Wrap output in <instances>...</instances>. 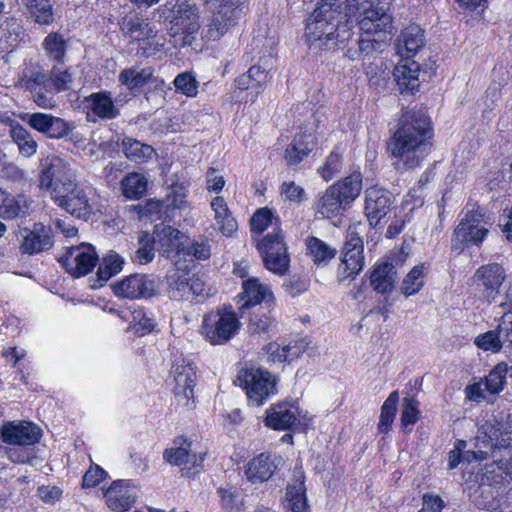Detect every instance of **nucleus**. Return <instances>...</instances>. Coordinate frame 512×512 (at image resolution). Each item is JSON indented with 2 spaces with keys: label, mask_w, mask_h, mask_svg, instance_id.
Instances as JSON below:
<instances>
[{
  "label": "nucleus",
  "mask_w": 512,
  "mask_h": 512,
  "mask_svg": "<svg viewBox=\"0 0 512 512\" xmlns=\"http://www.w3.org/2000/svg\"><path fill=\"white\" fill-rule=\"evenodd\" d=\"M347 16L355 19L362 35L346 56L352 61L373 58L381 53L393 33L392 16L378 0H347Z\"/></svg>",
  "instance_id": "nucleus-1"
},
{
  "label": "nucleus",
  "mask_w": 512,
  "mask_h": 512,
  "mask_svg": "<svg viewBox=\"0 0 512 512\" xmlns=\"http://www.w3.org/2000/svg\"><path fill=\"white\" fill-rule=\"evenodd\" d=\"M432 129L424 110H409L403 113L399 127L388 142V150L397 159V166L410 169L418 166L429 153Z\"/></svg>",
  "instance_id": "nucleus-2"
},
{
  "label": "nucleus",
  "mask_w": 512,
  "mask_h": 512,
  "mask_svg": "<svg viewBox=\"0 0 512 512\" xmlns=\"http://www.w3.org/2000/svg\"><path fill=\"white\" fill-rule=\"evenodd\" d=\"M346 14L343 15L340 0H319L306 24L305 37L309 46L328 50L343 47L352 36L348 20L342 21L350 18Z\"/></svg>",
  "instance_id": "nucleus-3"
},
{
  "label": "nucleus",
  "mask_w": 512,
  "mask_h": 512,
  "mask_svg": "<svg viewBox=\"0 0 512 512\" xmlns=\"http://www.w3.org/2000/svg\"><path fill=\"white\" fill-rule=\"evenodd\" d=\"M512 439V420L501 412L486 420L474 438L473 457L485 460L494 456L496 449L506 448Z\"/></svg>",
  "instance_id": "nucleus-4"
},
{
  "label": "nucleus",
  "mask_w": 512,
  "mask_h": 512,
  "mask_svg": "<svg viewBox=\"0 0 512 512\" xmlns=\"http://www.w3.org/2000/svg\"><path fill=\"white\" fill-rule=\"evenodd\" d=\"M93 190L76 183V180L60 185L52 191V199L63 210L79 219L88 220L93 214L91 196Z\"/></svg>",
  "instance_id": "nucleus-5"
},
{
  "label": "nucleus",
  "mask_w": 512,
  "mask_h": 512,
  "mask_svg": "<svg viewBox=\"0 0 512 512\" xmlns=\"http://www.w3.org/2000/svg\"><path fill=\"white\" fill-rule=\"evenodd\" d=\"M239 328L235 312L223 308L204 315L202 335L212 345H223L234 337Z\"/></svg>",
  "instance_id": "nucleus-6"
},
{
  "label": "nucleus",
  "mask_w": 512,
  "mask_h": 512,
  "mask_svg": "<svg viewBox=\"0 0 512 512\" xmlns=\"http://www.w3.org/2000/svg\"><path fill=\"white\" fill-rule=\"evenodd\" d=\"M237 382L245 390L249 404L256 407L276 393V379L266 370L242 369L238 373Z\"/></svg>",
  "instance_id": "nucleus-7"
},
{
  "label": "nucleus",
  "mask_w": 512,
  "mask_h": 512,
  "mask_svg": "<svg viewBox=\"0 0 512 512\" xmlns=\"http://www.w3.org/2000/svg\"><path fill=\"white\" fill-rule=\"evenodd\" d=\"M488 225L479 208L467 210L454 230L452 247L462 250L464 246H479L489 233Z\"/></svg>",
  "instance_id": "nucleus-8"
},
{
  "label": "nucleus",
  "mask_w": 512,
  "mask_h": 512,
  "mask_svg": "<svg viewBox=\"0 0 512 512\" xmlns=\"http://www.w3.org/2000/svg\"><path fill=\"white\" fill-rule=\"evenodd\" d=\"M256 247L266 269L278 275H283L287 272L290 257L286 242L284 241V235L279 228L265 235L257 242Z\"/></svg>",
  "instance_id": "nucleus-9"
},
{
  "label": "nucleus",
  "mask_w": 512,
  "mask_h": 512,
  "mask_svg": "<svg viewBox=\"0 0 512 512\" xmlns=\"http://www.w3.org/2000/svg\"><path fill=\"white\" fill-rule=\"evenodd\" d=\"M121 30L133 41L139 43L142 56L149 57L159 51V46H162L155 42L156 32L149 20L141 15L134 14L124 17L121 22Z\"/></svg>",
  "instance_id": "nucleus-10"
},
{
  "label": "nucleus",
  "mask_w": 512,
  "mask_h": 512,
  "mask_svg": "<svg viewBox=\"0 0 512 512\" xmlns=\"http://www.w3.org/2000/svg\"><path fill=\"white\" fill-rule=\"evenodd\" d=\"M244 3L226 2L220 5L216 11L213 12L206 30L205 38L210 41L219 40L226 34L231 27L235 26L237 21L244 13Z\"/></svg>",
  "instance_id": "nucleus-11"
},
{
  "label": "nucleus",
  "mask_w": 512,
  "mask_h": 512,
  "mask_svg": "<svg viewBox=\"0 0 512 512\" xmlns=\"http://www.w3.org/2000/svg\"><path fill=\"white\" fill-rule=\"evenodd\" d=\"M39 186L42 189L52 190L60 185H67L76 180L70 164L64 159L52 155L40 162Z\"/></svg>",
  "instance_id": "nucleus-12"
},
{
  "label": "nucleus",
  "mask_w": 512,
  "mask_h": 512,
  "mask_svg": "<svg viewBox=\"0 0 512 512\" xmlns=\"http://www.w3.org/2000/svg\"><path fill=\"white\" fill-rule=\"evenodd\" d=\"M99 258L91 244L72 246L60 259L62 266L74 278L87 275L96 266Z\"/></svg>",
  "instance_id": "nucleus-13"
},
{
  "label": "nucleus",
  "mask_w": 512,
  "mask_h": 512,
  "mask_svg": "<svg viewBox=\"0 0 512 512\" xmlns=\"http://www.w3.org/2000/svg\"><path fill=\"white\" fill-rule=\"evenodd\" d=\"M171 23L173 36L181 35L182 45L190 46L200 29L198 8L188 2L178 4Z\"/></svg>",
  "instance_id": "nucleus-14"
},
{
  "label": "nucleus",
  "mask_w": 512,
  "mask_h": 512,
  "mask_svg": "<svg viewBox=\"0 0 512 512\" xmlns=\"http://www.w3.org/2000/svg\"><path fill=\"white\" fill-rule=\"evenodd\" d=\"M363 251L364 243L362 237L356 231L355 227H349L341 254V261L347 275L342 277L340 282H344L346 278L353 279L363 269Z\"/></svg>",
  "instance_id": "nucleus-15"
},
{
  "label": "nucleus",
  "mask_w": 512,
  "mask_h": 512,
  "mask_svg": "<svg viewBox=\"0 0 512 512\" xmlns=\"http://www.w3.org/2000/svg\"><path fill=\"white\" fill-rule=\"evenodd\" d=\"M31 128L51 139L67 137L74 129V124L47 113H31L21 117Z\"/></svg>",
  "instance_id": "nucleus-16"
},
{
  "label": "nucleus",
  "mask_w": 512,
  "mask_h": 512,
  "mask_svg": "<svg viewBox=\"0 0 512 512\" xmlns=\"http://www.w3.org/2000/svg\"><path fill=\"white\" fill-rule=\"evenodd\" d=\"M394 197L388 190L373 186L365 190L364 213L369 225L376 227L391 210Z\"/></svg>",
  "instance_id": "nucleus-17"
},
{
  "label": "nucleus",
  "mask_w": 512,
  "mask_h": 512,
  "mask_svg": "<svg viewBox=\"0 0 512 512\" xmlns=\"http://www.w3.org/2000/svg\"><path fill=\"white\" fill-rule=\"evenodd\" d=\"M473 279L483 297L491 302L499 294L506 279V273L500 264H487L476 270Z\"/></svg>",
  "instance_id": "nucleus-18"
},
{
  "label": "nucleus",
  "mask_w": 512,
  "mask_h": 512,
  "mask_svg": "<svg viewBox=\"0 0 512 512\" xmlns=\"http://www.w3.org/2000/svg\"><path fill=\"white\" fill-rule=\"evenodd\" d=\"M154 278L146 274H132L113 285L115 295L129 299L150 298L155 294Z\"/></svg>",
  "instance_id": "nucleus-19"
},
{
  "label": "nucleus",
  "mask_w": 512,
  "mask_h": 512,
  "mask_svg": "<svg viewBox=\"0 0 512 512\" xmlns=\"http://www.w3.org/2000/svg\"><path fill=\"white\" fill-rule=\"evenodd\" d=\"M2 441L10 445L30 446L41 438V429L31 422H8L1 429Z\"/></svg>",
  "instance_id": "nucleus-20"
},
{
  "label": "nucleus",
  "mask_w": 512,
  "mask_h": 512,
  "mask_svg": "<svg viewBox=\"0 0 512 512\" xmlns=\"http://www.w3.org/2000/svg\"><path fill=\"white\" fill-rule=\"evenodd\" d=\"M20 234L23 238L20 251L23 254H39L50 250L54 245L50 228H46L42 223H35L32 229H22Z\"/></svg>",
  "instance_id": "nucleus-21"
},
{
  "label": "nucleus",
  "mask_w": 512,
  "mask_h": 512,
  "mask_svg": "<svg viewBox=\"0 0 512 512\" xmlns=\"http://www.w3.org/2000/svg\"><path fill=\"white\" fill-rule=\"evenodd\" d=\"M273 68V59L269 55L260 59L257 65L249 68L247 74L236 78L235 85L241 90H253L257 95L271 79L270 72Z\"/></svg>",
  "instance_id": "nucleus-22"
},
{
  "label": "nucleus",
  "mask_w": 512,
  "mask_h": 512,
  "mask_svg": "<svg viewBox=\"0 0 512 512\" xmlns=\"http://www.w3.org/2000/svg\"><path fill=\"white\" fill-rule=\"evenodd\" d=\"M177 443L179 444L178 447L166 449L164 451V459L167 460L169 463L177 466L190 465V467L187 468L188 471L185 473L187 476L197 473L198 470H195L193 472H190V470L191 468L197 469L198 467H201L206 454L192 453L191 442H188L187 439L179 438L178 440L175 441V444Z\"/></svg>",
  "instance_id": "nucleus-23"
},
{
  "label": "nucleus",
  "mask_w": 512,
  "mask_h": 512,
  "mask_svg": "<svg viewBox=\"0 0 512 512\" xmlns=\"http://www.w3.org/2000/svg\"><path fill=\"white\" fill-rule=\"evenodd\" d=\"M104 498L108 507L115 512H126L136 501V494L129 480L114 481L105 491Z\"/></svg>",
  "instance_id": "nucleus-24"
},
{
  "label": "nucleus",
  "mask_w": 512,
  "mask_h": 512,
  "mask_svg": "<svg viewBox=\"0 0 512 512\" xmlns=\"http://www.w3.org/2000/svg\"><path fill=\"white\" fill-rule=\"evenodd\" d=\"M424 45V31L418 25H410L398 36L396 50L402 58L411 60Z\"/></svg>",
  "instance_id": "nucleus-25"
},
{
  "label": "nucleus",
  "mask_w": 512,
  "mask_h": 512,
  "mask_svg": "<svg viewBox=\"0 0 512 512\" xmlns=\"http://www.w3.org/2000/svg\"><path fill=\"white\" fill-rule=\"evenodd\" d=\"M420 65L414 60L403 59L396 65L393 76L400 93H413L419 87Z\"/></svg>",
  "instance_id": "nucleus-26"
},
{
  "label": "nucleus",
  "mask_w": 512,
  "mask_h": 512,
  "mask_svg": "<svg viewBox=\"0 0 512 512\" xmlns=\"http://www.w3.org/2000/svg\"><path fill=\"white\" fill-rule=\"evenodd\" d=\"M157 240L162 248L163 255L172 259L176 255L182 254L185 250V243L182 241L184 235L178 229L172 226L163 225L155 227Z\"/></svg>",
  "instance_id": "nucleus-27"
},
{
  "label": "nucleus",
  "mask_w": 512,
  "mask_h": 512,
  "mask_svg": "<svg viewBox=\"0 0 512 512\" xmlns=\"http://www.w3.org/2000/svg\"><path fill=\"white\" fill-rule=\"evenodd\" d=\"M298 408L289 403H278L267 413L265 424L274 430H287L295 423Z\"/></svg>",
  "instance_id": "nucleus-28"
},
{
  "label": "nucleus",
  "mask_w": 512,
  "mask_h": 512,
  "mask_svg": "<svg viewBox=\"0 0 512 512\" xmlns=\"http://www.w3.org/2000/svg\"><path fill=\"white\" fill-rule=\"evenodd\" d=\"M397 277L395 266L390 262H382L371 270L369 280L377 293L386 294L394 289Z\"/></svg>",
  "instance_id": "nucleus-29"
},
{
  "label": "nucleus",
  "mask_w": 512,
  "mask_h": 512,
  "mask_svg": "<svg viewBox=\"0 0 512 512\" xmlns=\"http://www.w3.org/2000/svg\"><path fill=\"white\" fill-rule=\"evenodd\" d=\"M172 373L175 380V395H183L186 399V405L193 398V387L196 381V372L189 363H181L173 366Z\"/></svg>",
  "instance_id": "nucleus-30"
},
{
  "label": "nucleus",
  "mask_w": 512,
  "mask_h": 512,
  "mask_svg": "<svg viewBox=\"0 0 512 512\" xmlns=\"http://www.w3.org/2000/svg\"><path fill=\"white\" fill-rule=\"evenodd\" d=\"M275 469V460L262 453L248 463L246 476L253 484L262 483L270 479Z\"/></svg>",
  "instance_id": "nucleus-31"
},
{
  "label": "nucleus",
  "mask_w": 512,
  "mask_h": 512,
  "mask_svg": "<svg viewBox=\"0 0 512 512\" xmlns=\"http://www.w3.org/2000/svg\"><path fill=\"white\" fill-rule=\"evenodd\" d=\"M29 205L23 195L12 196L0 188V217L12 220L25 216Z\"/></svg>",
  "instance_id": "nucleus-32"
},
{
  "label": "nucleus",
  "mask_w": 512,
  "mask_h": 512,
  "mask_svg": "<svg viewBox=\"0 0 512 512\" xmlns=\"http://www.w3.org/2000/svg\"><path fill=\"white\" fill-rule=\"evenodd\" d=\"M9 137L17 146L19 153L25 157L30 158L34 156L38 149V143L33 138L30 131L23 127L18 122H12L9 128Z\"/></svg>",
  "instance_id": "nucleus-33"
},
{
  "label": "nucleus",
  "mask_w": 512,
  "mask_h": 512,
  "mask_svg": "<svg viewBox=\"0 0 512 512\" xmlns=\"http://www.w3.org/2000/svg\"><path fill=\"white\" fill-rule=\"evenodd\" d=\"M339 189L336 186H329L324 194L320 197L317 202V211L323 217L330 218L341 214L346 210L348 205L345 201H342V197L338 193Z\"/></svg>",
  "instance_id": "nucleus-34"
},
{
  "label": "nucleus",
  "mask_w": 512,
  "mask_h": 512,
  "mask_svg": "<svg viewBox=\"0 0 512 512\" xmlns=\"http://www.w3.org/2000/svg\"><path fill=\"white\" fill-rule=\"evenodd\" d=\"M90 110L101 119H114L119 115V109L114 105L108 92L92 93L86 98Z\"/></svg>",
  "instance_id": "nucleus-35"
},
{
  "label": "nucleus",
  "mask_w": 512,
  "mask_h": 512,
  "mask_svg": "<svg viewBox=\"0 0 512 512\" xmlns=\"http://www.w3.org/2000/svg\"><path fill=\"white\" fill-rule=\"evenodd\" d=\"M314 137L311 134L296 135L285 150L288 165H297L312 151Z\"/></svg>",
  "instance_id": "nucleus-36"
},
{
  "label": "nucleus",
  "mask_w": 512,
  "mask_h": 512,
  "mask_svg": "<svg viewBox=\"0 0 512 512\" xmlns=\"http://www.w3.org/2000/svg\"><path fill=\"white\" fill-rule=\"evenodd\" d=\"M211 208L214 211V218L221 233L225 236H231L237 230L238 225L224 198L221 196L213 198Z\"/></svg>",
  "instance_id": "nucleus-37"
},
{
  "label": "nucleus",
  "mask_w": 512,
  "mask_h": 512,
  "mask_svg": "<svg viewBox=\"0 0 512 512\" xmlns=\"http://www.w3.org/2000/svg\"><path fill=\"white\" fill-rule=\"evenodd\" d=\"M124 259L117 253L111 251L104 256L99 263L96 273V283L92 284L93 289L102 287L111 277L118 274L123 269Z\"/></svg>",
  "instance_id": "nucleus-38"
},
{
  "label": "nucleus",
  "mask_w": 512,
  "mask_h": 512,
  "mask_svg": "<svg viewBox=\"0 0 512 512\" xmlns=\"http://www.w3.org/2000/svg\"><path fill=\"white\" fill-rule=\"evenodd\" d=\"M168 293L172 300L189 299V274L184 270L173 269L167 274Z\"/></svg>",
  "instance_id": "nucleus-39"
},
{
  "label": "nucleus",
  "mask_w": 512,
  "mask_h": 512,
  "mask_svg": "<svg viewBox=\"0 0 512 512\" xmlns=\"http://www.w3.org/2000/svg\"><path fill=\"white\" fill-rule=\"evenodd\" d=\"M306 247L308 255L317 266H326L337 254L336 248L314 236L306 239Z\"/></svg>",
  "instance_id": "nucleus-40"
},
{
  "label": "nucleus",
  "mask_w": 512,
  "mask_h": 512,
  "mask_svg": "<svg viewBox=\"0 0 512 512\" xmlns=\"http://www.w3.org/2000/svg\"><path fill=\"white\" fill-rule=\"evenodd\" d=\"M241 299L245 300L246 306L257 305L262 301L267 304L272 301V292L264 285L258 282L255 278H250L243 282V292Z\"/></svg>",
  "instance_id": "nucleus-41"
},
{
  "label": "nucleus",
  "mask_w": 512,
  "mask_h": 512,
  "mask_svg": "<svg viewBox=\"0 0 512 512\" xmlns=\"http://www.w3.org/2000/svg\"><path fill=\"white\" fill-rule=\"evenodd\" d=\"M153 74L154 69L152 67H145L140 70L132 67L122 70L118 79L122 85L126 86L130 91H133L153 80Z\"/></svg>",
  "instance_id": "nucleus-42"
},
{
  "label": "nucleus",
  "mask_w": 512,
  "mask_h": 512,
  "mask_svg": "<svg viewBox=\"0 0 512 512\" xmlns=\"http://www.w3.org/2000/svg\"><path fill=\"white\" fill-rule=\"evenodd\" d=\"M339 189L342 201L349 206L361 193L362 174L360 171H353L351 174L332 184Z\"/></svg>",
  "instance_id": "nucleus-43"
},
{
  "label": "nucleus",
  "mask_w": 512,
  "mask_h": 512,
  "mask_svg": "<svg viewBox=\"0 0 512 512\" xmlns=\"http://www.w3.org/2000/svg\"><path fill=\"white\" fill-rule=\"evenodd\" d=\"M121 146L124 155L135 163H144L155 154V150L152 146L129 137H125L122 140Z\"/></svg>",
  "instance_id": "nucleus-44"
},
{
  "label": "nucleus",
  "mask_w": 512,
  "mask_h": 512,
  "mask_svg": "<svg viewBox=\"0 0 512 512\" xmlns=\"http://www.w3.org/2000/svg\"><path fill=\"white\" fill-rule=\"evenodd\" d=\"M73 76L70 69L57 63L49 70V93L56 94L71 89Z\"/></svg>",
  "instance_id": "nucleus-45"
},
{
  "label": "nucleus",
  "mask_w": 512,
  "mask_h": 512,
  "mask_svg": "<svg viewBox=\"0 0 512 512\" xmlns=\"http://www.w3.org/2000/svg\"><path fill=\"white\" fill-rule=\"evenodd\" d=\"M303 478L301 475L295 484L287 487L286 500L292 512H309Z\"/></svg>",
  "instance_id": "nucleus-46"
},
{
  "label": "nucleus",
  "mask_w": 512,
  "mask_h": 512,
  "mask_svg": "<svg viewBox=\"0 0 512 512\" xmlns=\"http://www.w3.org/2000/svg\"><path fill=\"white\" fill-rule=\"evenodd\" d=\"M123 194L130 199H139L147 191L148 180L140 173H130L121 181Z\"/></svg>",
  "instance_id": "nucleus-47"
},
{
  "label": "nucleus",
  "mask_w": 512,
  "mask_h": 512,
  "mask_svg": "<svg viewBox=\"0 0 512 512\" xmlns=\"http://www.w3.org/2000/svg\"><path fill=\"white\" fill-rule=\"evenodd\" d=\"M398 402L399 394L397 391L392 392L384 401L378 423V431L380 433L386 434L390 431L397 412Z\"/></svg>",
  "instance_id": "nucleus-48"
},
{
  "label": "nucleus",
  "mask_w": 512,
  "mask_h": 512,
  "mask_svg": "<svg viewBox=\"0 0 512 512\" xmlns=\"http://www.w3.org/2000/svg\"><path fill=\"white\" fill-rule=\"evenodd\" d=\"M507 374H509L508 365L505 362L498 363L485 378L486 390L493 395L502 392L506 385Z\"/></svg>",
  "instance_id": "nucleus-49"
},
{
  "label": "nucleus",
  "mask_w": 512,
  "mask_h": 512,
  "mask_svg": "<svg viewBox=\"0 0 512 512\" xmlns=\"http://www.w3.org/2000/svg\"><path fill=\"white\" fill-rule=\"evenodd\" d=\"M500 491L491 485L482 484L479 486L478 495L475 497V504L480 509L498 511L500 504Z\"/></svg>",
  "instance_id": "nucleus-50"
},
{
  "label": "nucleus",
  "mask_w": 512,
  "mask_h": 512,
  "mask_svg": "<svg viewBox=\"0 0 512 512\" xmlns=\"http://www.w3.org/2000/svg\"><path fill=\"white\" fill-rule=\"evenodd\" d=\"M23 3L37 23L49 24L53 21L52 6L48 0H23Z\"/></svg>",
  "instance_id": "nucleus-51"
},
{
  "label": "nucleus",
  "mask_w": 512,
  "mask_h": 512,
  "mask_svg": "<svg viewBox=\"0 0 512 512\" xmlns=\"http://www.w3.org/2000/svg\"><path fill=\"white\" fill-rule=\"evenodd\" d=\"M154 238L148 232L142 231L138 235L139 247L135 251L134 261L139 264L150 263L155 256Z\"/></svg>",
  "instance_id": "nucleus-52"
},
{
  "label": "nucleus",
  "mask_w": 512,
  "mask_h": 512,
  "mask_svg": "<svg viewBox=\"0 0 512 512\" xmlns=\"http://www.w3.org/2000/svg\"><path fill=\"white\" fill-rule=\"evenodd\" d=\"M44 48L50 59L63 64V58L66 52V41L58 33H50L44 40Z\"/></svg>",
  "instance_id": "nucleus-53"
},
{
  "label": "nucleus",
  "mask_w": 512,
  "mask_h": 512,
  "mask_svg": "<svg viewBox=\"0 0 512 512\" xmlns=\"http://www.w3.org/2000/svg\"><path fill=\"white\" fill-rule=\"evenodd\" d=\"M423 265H417L411 269L401 284V291L406 296L418 293L424 285Z\"/></svg>",
  "instance_id": "nucleus-54"
},
{
  "label": "nucleus",
  "mask_w": 512,
  "mask_h": 512,
  "mask_svg": "<svg viewBox=\"0 0 512 512\" xmlns=\"http://www.w3.org/2000/svg\"><path fill=\"white\" fill-rule=\"evenodd\" d=\"M474 344L483 351H490L492 353L500 352L503 346L498 327L495 330H489L478 335L474 340Z\"/></svg>",
  "instance_id": "nucleus-55"
},
{
  "label": "nucleus",
  "mask_w": 512,
  "mask_h": 512,
  "mask_svg": "<svg viewBox=\"0 0 512 512\" xmlns=\"http://www.w3.org/2000/svg\"><path fill=\"white\" fill-rule=\"evenodd\" d=\"M308 345H310V341L306 338L295 341L294 343H290L281 350L278 349L276 358L281 362H291L293 359L300 357L304 352L308 350Z\"/></svg>",
  "instance_id": "nucleus-56"
},
{
  "label": "nucleus",
  "mask_w": 512,
  "mask_h": 512,
  "mask_svg": "<svg viewBox=\"0 0 512 512\" xmlns=\"http://www.w3.org/2000/svg\"><path fill=\"white\" fill-rule=\"evenodd\" d=\"M342 164L343 156L336 151H332L323 166L318 168V173L321 178L328 182L341 171Z\"/></svg>",
  "instance_id": "nucleus-57"
},
{
  "label": "nucleus",
  "mask_w": 512,
  "mask_h": 512,
  "mask_svg": "<svg viewBox=\"0 0 512 512\" xmlns=\"http://www.w3.org/2000/svg\"><path fill=\"white\" fill-rule=\"evenodd\" d=\"M182 254L193 256L197 260L208 259L211 255V246L209 240L207 238L200 237L190 244H185V250H183Z\"/></svg>",
  "instance_id": "nucleus-58"
},
{
  "label": "nucleus",
  "mask_w": 512,
  "mask_h": 512,
  "mask_svg": "<svg viewBox=\"0 0 512 512\" xmlns=\"http://www.w3.org/2000/svg\"><path fill=\"white\" fill-rule=\"evenodd\" d=\"M174 86L188 97H193L197 94L198 82L191 73L183 72L177 75L174 79Z\"/></svg>",
  "instance_id": "nucleus-59"
},
{
  "label": "nucleus",
  "mask_w": 512,
  "mask_h": 512,
  "mask_svg": "<svg viewBox=\"0 0 512 512\" xmlns=\"http://www.w3.org/2000/svg\"><path fill=\"white\" fill-rule=\"evenodd\" d=\"M273 214L267 207L258 209L250 220L251 231L261 234L272 224Z\"/></svg>",
  "instance_id": "nucleus-60"
},
{
  "label": "nucleus",
  "mask_w": 512,
  "mask_h": 512,
  "mask_svg": "<svg viewBox=\"0 0 512 512\" xmlns=\"http://www.w3.org/2000/svg\"><path fill=\"white\" fill-rule=\"evenodd\" d=\"M418 401L413 398H404L401 411V425L407 427L418 421Z\"/></svg>",
  "instance_id": "nucleus-61"
},
{
  "label": "nucleus",
  "mask_w": 512,
  "mask_h": 512,
  "mask_svg": "<svg viewBox=\"0 0 512 512\" xmlns=\"http://www.w3.org/2000/svg\"><path fill=\"white\" fill-rule=\"evenodd\" d=\"M283 286L285 292L294 298L309 289L310 280L306 276L293 275L284 283Z\"/></svg>",
  "instance_id": "nucleus-62"
},
{
  "label": "nucleus",
  "mask_w": 512,
  "mask_h": 512,
  "mask_svg": "<svg viewBox=\"0 0 512 512\" xmlns=\"http://www.w3.org/2000/svg\"><path fill=\"white\" fill-rule=\"evenodd\" d=\"M23 86L30 92H34L38 87H43L49 92V71H32L31 74L23 80Z\"/></svg>",
  "instance_id": "nucleus-63"
},
{
  "label": "nucleus",
  "mask_w": 512,
  "mask_h": 512,
  "mask_svg": "<svg viewBox=\"0 0 512 512\" xmlns=\"http://www.w3.org/2000/svg\"><path fill=\"white\" fill-rule=\"evenodd\" d=\"M269 311L268 313H265V312H253L251 317H250V322H249V330L252 332V333H257V334H261V333H265L267 332L269 326L272 324V318L271 316L269 315Z\"/></svg>",
  "instance_id": "nucleus-64"
}]
</instances>
